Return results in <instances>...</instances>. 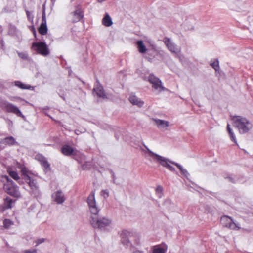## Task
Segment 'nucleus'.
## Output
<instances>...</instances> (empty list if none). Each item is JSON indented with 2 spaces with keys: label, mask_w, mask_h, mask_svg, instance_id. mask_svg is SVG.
I'll use <instances>...</instances> for the list:
<instances>
[{
  "label": "nucleus",
  "mask_w": 253,
  "mask_h": 253,
  "mask_svg": "<svg viewBox=\"0 0 253 253\" xmlns=\"http://www.w3.org/2000/svg\"><path fill=\"white\" fill-rule=\"evenodd\" d=\"M150 155L153 158V159L158 162L160 164L163 166L164 167H166L169 170L174 171L175 170V169L171 166L170 164H172L175 166H176L178 169L180 170L181 172L183 174H186L187 173L186 170L183 169V168L178 163L170 161V160L165 158V157H162L156 154H154L153 152L150 153Z\"/></svg>",
  "instance_id": "nucleus-1"
},
{
  "label": "nucleus",
  "mask_w": 253,
  "mask_h": 253,
  "mask_svg": "<svg viewBox=\"0 0 253 253\" xmlns=\"http://www.w3.org/2000/svg\"><path fill=\"white\" fill-rule=\"evenodd\" d=\"M235 126L238 129L240 133L248 132L252 127V124L246 118L241 116H234L232 118Z\"/></svg>",
  "instance_id": "nucleus-2"
},
{
  "label": "nucleus",
  "mask_w": 253,
  "mask_h": 253,
  "mask_svg": "<svg viewBox=\"0 0 253 253\" xmlns=\"http://www.w3.org/2000/svg\"><path fill=\"white\" fill-rule=\"evenodd\" d=\"M2 178L6 180V183L3 185V188L6 192L13 197H20V193L17 185L7 176H4Z\"/></svg>",
  "instance_id": "nucleus-3"
},
{
  "label": "nucleus",
  "mask_w": 253,
  "mask_h": 253,
  "mask_svg": "<svg viewBox=\"0 0 253 253\" xmlns=\"http://www.w3.org/2000/svg\"><path fill=\"white\" fill-rule=\"evenodd\" d=\"M31 49L37 54L43 56H47L50 53L48 45L43 42H33L31 45Z\"/></svg>",
  "instance_id": "nucleus-4"
},
{
  "label": "nucleus",
  "mask_w": 253,
  "mask_h": 253,
  "mask_svg": "<svg viewBox=\"0 0 253 253\" xmlns=\"http://www.w3.org/2000/svg\"><path fill=\"white\" fill-rule=\"evenodd\" d=\"M121 236L122 243L126 246H128L130 244L129 238H134L135 243L137 245L139 243V238L137 235L127 230H123Z\"/></svg>",
  "instance_id": "nucleus-5"
},
{
  "label": "nucleus",
  "mask_w": 253,
  "mask_h": 253,
  "mask_svg": "<svg viewBox=\"0 0 253 253\" xmlns=\"http://www.w3.org/2000/svg\"><path fill=\"white\" fill-rule=\"evenodd\" d=\"M90 222L92 226L94 228H98L99 229L104 230L106 227L110 225L111 223V221L110 219L105 217L97 219L92 217Z\"/></svg>",
  "instance_id": "nucleus-6"
},
{
  "label": "nucleus",
  "mask_w": 253,
  "mask_h": 253,
  "mask_svg": "<svg viewBox=\"0 0 253 253\" xmlns=\"http://www.w3.org/2000/svg\"><path fill=\"white\" fill-rule=\"evenodd\" d=\"M0 106L3 110L8 113L15 114L18 117H23L19 108L10 103L5 101L1 102L0 104Z\"/></svg>",
  "instance_id": "nucleus-7"
},
{
  "label": "nucleus",
  "mask_w": 253,
  "mask_h": 253,
  "mask_svg": "<svg viewBox=\"0 0 253 253\" xmlns=\"http://www.w3.org/2000/svg\"><path fill=\"white\" fill-rule=\"evenodd\" d=\"M220 222L224 227L231 230H239L241 228L240 227L234 222L232 218L226 215L222 216L221 217Z\"/></svg>",
  "instance_id": "nucleus-8"
},
{
  "label": "nucleus",
  "mask_w": 253,
  "mask_h": 253,
  "mask_svg": "<svg viewBox=\"0 0 253 253\" xmlns=\"http://www.w3.org/2000/svg\"><path fill=\"white\" fill-rule=\"evenodd\" d=\"M87 202L91 213L94 215H97L99 211V210L96 206L94 191H92L90 193V195L88 197Z\"/></svg>",
  "instance_id": "nucleus-9"
},
{
  "label": "nucleus",
  "mask_w": 253,
  "mask_h": 253,
  "mask_svg": "<svg viewBox=\"0 0 253 253\" xmlns=\"http://www.w3.org/2000/svg\"><path fill=\"white\" fill-rule=\"evenodd\" d=\"M149 82L152 84V87L159 92L165 90V88L162 85L161 81L153 74H150L148 77Z\"/></svg>",
  "instance_id": "nucleus-10"
},
{
  "label": "nucleus",
  "mask_w": 253,
  "mask_h": 253,
  "mask_svg": "<svg viewBox=\"0 0 253 253\" xmlns=\"http://www.w3.org/2000/svg\"><path fill=\"white\" fill-rule=\"evenodd\" d=\"M71 21L73 23L78 22L84 18V12L80 6H78L76 9L71 13Z\"/></svg>",
  "instance_id": "nucleus-11"
},
{
  "label": "nucleus",
  "mask_w": 253,
  "mask_h": 253,
  "mask_svg": "<svg viewBox=\"0 0 253 253\" xmlns=\"http://www.w3.org/2000/svg\"><path fill=\"white\" fill-rule=\"evenodd\" d=\"M61 152L65 156H73V158L75 159H76V157L80 153L79 151L69 145H64L61 148Z\"/></svg>",
  "instance_id": "nucleus-12"
},
{
  "label": "nucleus",
  "mask_w": 253,
  "mask_h": 253,
  "mask_svg": "<svg viewBox=\"0 0 253 253\" xmlns=\"http://www.w3.org/2000/svg\"><path fill=\"white\" fill-rule=\"evenodd\" d=\"M164 42L170 51L174 53L178 52V48H177L176 46L171 42L170 39L168 38H165L164 39Z\"/></svg>",
  "instance_id": "nucleus-13"
},
{
  "label": "nucleus",
  "mask_w": 253,
  "mask_h": 253,
  "mask_svg": "<svg viewBox=\"0 0 253 253\" xmlns=\"http://www.w3.org/2000/svg\"><path fill=\"white\" fill-rule=\"evenodd\" d=\"M27 178L25 179V182L28 184L33 192L38 190V186L36 180L31 176H27Z\"/></svg>",
  "instance_id": "nucleus-14"
},
{
  "label": "nucleus",
  "mask_w": 253,
  "mask_h": 253,
  "mask_svg": "<svg viewBox=\"0 0 253 253\" xmlns=\"http://www.w3.org/2000/svg\"><path fill=\"white\" fill-rule=\"evenodd\" d=\"M54 200L58 204H61L65 200L64 195L61 191H57L52 195Z\"/></svg>",
  "instance_id": "nucleus-15"
},
{
  "label": "nucleus",
  "mask_w": 253,
  "mask_h": 253,
  "mask_svg": "<svg viewBox=\"0 0 253 253\" xmlns=\"http://www.w3.org/2000/svg\"><path fill=\"white\" fill-rule=\"evenodd\" d=\"M129 100L132 104L137 105L139 107H142L144 103L143 101L133 94L130 95Z\"/></svg>",
  "instance_id": "nucleus-16"
},
{
  "label": "nucleus",
  "mask_w": 253,
  "mask_h": 253,
  "mask_svg": "<svg viewBox=\"0 0 253 253\" xmlns=\"http://www.w3.org/2000/svg\"><path fill=\"white\" fill-rule=\"evenodd\" d=\"M0 143L5 145L12 146L16 143V142L12 136L6 137L0 141Z\"/></svg>",
  "instance_id": "nucleus-17"
},
{
  "label": "nucleus",
  "mask_w": 253,
  "mask_h": 253,
  "mask_svg": "<svg viewBox=\"0 0 253 253\" xmlns=\"http://www.w3.org/2000/svg\"><path fill=\"white\" fill-rule=\"evenodd\" d=\"M93 91L96 93V94L98 97L102 98H106V95L105 94V92L104 91L102 86L97 84L93 88Z\"/></svg>",
  "instance_id": "nucleus-18"
},
{
  "label": "nucleus",
  "mask_w": 253,
  "mask_h": 253,
  "mask_svg": "<svg viewBox=\"0 0 253 253\" xmlns=\"http://www.w3.org/2000/svg\"><path fill=\"white\" fill-rule=\"evenodd\" d=\"M15 200H13L11 198L7 197L4 199L3 209L4 210L11 209L12 207V204Z\"/></svg>",
  "instance_id": "nucleus-19"
},
{
  "label": "nucleus",
  "mask_w": 253,
  "mask_h": 253,
  "mask_svg": "<svg viewBox=\"0 0 253 253\" xmlns=\"http://www.w3.org/2000/svg\"><path fill=\"white\" fill-rule=\"evenodd\" d=\"M17 167L20 169L21 174L24 180L27 178V176H30L29 175V171L24 165L18 164Z\"/></svg>",
  "instance_id": "nucleus-20"
},
{
  "label": "nucleus",
  "mask_w": 253,
  "mask_h": 253,
  "mask_svg": "<svg viewBox=\"0 0 253 253\" xmlns=\"http://www.w3.org/2000/svg\"><path fill=\"white\" fill-rule=\"evenodd\" d=\"M155 121L159 128H166L169 125V122L160 119H155Z\"/></svg>",
  "instance_id": "nucleus-21"
},
{
  "label": "nucleus",
  "mask_w": 253,
  "mask_h": 253,
  "mask_svg": "<svg viewBox=\"0 0 253 253\" xmlns=\"http://www.w3.org/2000/svg\"><path fill=\"white\" fill-rule=\"evenodd\" d=\"M112 21L111 17L108 14L106 13L104 17L102 19V24L106 27H109L112 25Z\"/></svg>",
  "instance_id": "nucleus-22"
},
{
  "label": "nucleus",
  "mask_w": 253,
  "mask_h": 253,
  "mask_svg": "<svg viewBox=\"0 0 253 253\" xmlns=\"http://www.w3.org/2000/svg\"><path fill=\"white\" fill-rule=\"evenodd\" d=\"M137 48L139 52L141 53H144L147 51L146 46L144 45L142 41H138L137 42Z\"/></svg>",
  "instance_id": "nucleus-23"
},
{
  "label": "nucleus",
  "mask_w": 253,
  "mask_h": 253,
  "mask_svg": "<svg viewBox=\"0 0 253 253\" xmlns=\"http://www.w3.org/2000/svg\"><path fill=\"white\" fill-rule=\"evenodd\" d=\"M48 29L46 24L41 23L38 28L39 33L42 35H45L47 33Z\"/></svg>",
  "instance_id": "nucleus-24"
},
{
  "label": "nucleus",
  "mask_w": 253,
  "mask_h": 253,
  "mask_svg": "<svg viewBox=\"0 0 253 253\" xmlns=\"http://www.w3.org/2000/svg\"><path fill=\"white\" fill-rule=\"evenodd\" d=\"M14 84L21 89H29L30 86L23 84L22 82L17 81L14 82Z\"/></svg>",
  "instance_id": "nucleus-25"
},
{
  "label": "nucleus",
  "mask_w": 253,
  "mask_h": 253,
  "mask_svg": "<svg viewBox=\"0 0 253 253\" xmlns=\"http://www.w3.org/2000/svg\"><path fill=\"white\" fill-rule=\"evenodd\" d=\"M3 227L4 229H8L14 225V222L9 219H4L3 221Z\"/></svg>",
  "instance_id": "nucleus-26"
},
{
  "label": "nucleus",
  "mask_w": 253,
  "mask_h": 253,
  "mask_svg": "<svg viewBox=\"0 0 253 253\" xmlns=\"http://www.w3.org/2000/svg\"><path fill=\"white\" fill-rule=\"evenodd\" d=\"M227 130L229 133V135L230 136V139L235 142L236 143H237L236 142V138H235V136L234 135L233 132V131L232 130V129L230 127V126L229 124H227Z\"/></svg>",
  "instance_id": "nucleus-27"
},
{
  "label": "nucleus",
  "mask_w": 253,
  "mask_h": 253,
  "mask_svg": "<svg viewBox=\"0 0 253 253\" xmlns=\"http://www.w3.org/2000/svg\"><path fill=\"white\" fill-rule=\"evenodd\" d=\"M41 165L45 169H47L50 168V164L48 163L47 160L43 157H42L40 160Z\"/></svg>",
  "instance_id": "nucleus-28"
},
{
  "label": "nucleus",
  "mask_w": 253,
  "mask_h": 253,
  "mask_svg": "<svg viewBox=\"0 0 253 253\" xmlns=\"http://www.w3.org/2000/svg\"><path fill=\"white\" fill-rule=\"evenodd\" d=\"M7 171H8L9 175L13 179H14L15 180H18L19 179L20 177L16 171L10 170L9 169H8L7 170Z\"/></svg>",
  "instance_id": "nucleus-29"
},
{
  "label": "nucleus",
  "mask_w": 253,
  "mask_h": 253,
  "mask_svg": "<svg viewBox=\"0 0 253 253\" xmlns=\"http://www.w3.org/2000/svg\"><path fill=\"white\" fill-rule=\"evenodd\" d=\"M166 249L160 247L159 246H154L153 248V253H165Z\"/></svg>",
  "instance_id": "nucleus-30"
},
{
  "label": "nucleus",
  "mask_w": 253,
  "mask_h": 253,
  "mask_svg": "<svg viewBox=\"0 0 253 253\" xmlns=\"http://www.w3.org/2000/svg\"><path fill=\"white\" fill-rule=\"evenodd\" d=\"M210 65L216 71H217L219 69V61L216 59L212 63H211Z\"/></svg>",
  "instance_id": "nucleus-31"
},
{
  "label": "nucleus",
  "mask_w": 253,
  "mask_h": 253,
  "mask_svg": "<svg viewBox=\"0 0 253 253\" xmlns=\"http://www.w3.org/2000/svg\"><path fill=\"white\" fill-rule=\"evenodd\" d=\"M17 54H18V56L22 59H28L27 54L24 52H17Z\"/></svg>",
  "instance_id": "nucleus-32"
},
{
  "label": "nucleus",
  "mask_w": 253,
  "mask_h": 253,
  "mask_svg": "<svg viewBox=\"0 0 253 253\" xmlns=\"http://www.w3.org/2000/svg\"><path fill=\"white\" fill-rule=\"evenodd\" d=\"M156 192L157 194H159V197H161L162 196V192H163V188L161 186H158L156 189Z\"/></svg>",
  "instance_id": "nucleus-33"
},
{
  "label": "nucleus",
  "mask_w": 253,
  "mask_h": 253,
  "mask_svg": "<svg viewBox=\"0 0 253 253\" xmlns=\"http://www.w3.org/2000/svg\"><path fill=\"white\" fill-rule=\"evenodd\" d=\"M26 15L27 17V18L29 21L33 22L34 17L33 15H31V13L30 11L27 10L26 11Z\"/></svg>",
  "instance_id": "nucleus-34"
},
{
  "label": "nucleus",
  "mask_w": 253,
  "mask_h": 253,
  "mask_svg": "<svg viewBox=\"0 0 253 253\" xmlns=\"http://www.w3.org/2000/svg\"><path fill=\"white\" fill-rule=\"evenodd\" d=\"M101 195L105 198L109 197V191L107 190H103L101 192Z\"/></svg>",
  "instance_id": "nucleus-35"
},
{
  "label": "nucleus",
  "mask_w": 253,
  "mask_h": 253,
  "mask_svg": "<svg viewBox=\"0 0 253 253\" xmlns=\"http://www.w3.org/2000/svg\"><path fill=\"white\" fill-rule=\"evenodd\" d=\"M44 241H45V239L44 238H40V239H37L35 242L36 243V246H37L39 244L44 242Z\"/></svg>",
  "instance_id": "nucleus-36"
},
{
  "label": "nucleus",
  "mask_w": 253,
  "mask_h": 253,
  "mask_svg": "<svg viewBox=\"0 0 253 253\" xmlns=\"http://www.w3.org/2000/svg\"><path fill=\"white\" fill-rule=\"evenodd\" d=\"M22 253H37V250H25L22 251Z\"/></svg>",
  "instance_id": "nucleus-37"
},
{
  "label": "nucleus",
  "mask_w": 253,
  "mask_h": 253,
  "mask_svg": "<svg viewBox=\"0 0 253 253\" xmlns=\"http://www.w3.org/2000/svg\"><path fill=\"white\" fill-rule=\"evenodd\" d=\"M42 23L46 24V16H45V12L44 10L43 11V12L42 14Z\"/></svg>",
  "instance_id": "nucleus-38"
},
{
  "label": "nucleus",
  "mask_w": 253,
  "mask_h": 253,
  "mask_svg": "<svg viewBox=\"0 0 253 253\" xmlns=\"http://www.w3.org/2000/svg\"><path fill=\"white\" fill-rule=\"evenodd\" d=\"M82 168L84 169H87L89 168L88 167V164L86 163L85 164H84L82 165Z\"/></svg>",
  "instance_id": "nucleus-39"
},
{
  "label": "nucleus",
  "mask_w": 253,
  "mask_h": 253,
  "mask_svg": "<svg viewBox=\"0 0 253 253\" xmlns=\"http://www.w3.org/2000/svg\"><path fill=\"white\" fill-rule=\"evenodd\" d=\"M105 0H98V1L99 2H102L103 1H105Z\"/></svg>",
  "instance_id": "nucleus-40"
},
{
  "label": "nucleus",
  "mask_w": 253,
  "mask_h": 253,
  "mask_svg": "<svg viewBox=\"0 0 253 253\" xmlns=\"http://www.w3.org/2000/svg\"><path fill=\"white\" fill-rule=\"evenodd\" d=\"M1 32H2L1 27L0 26V34H1Z\"/></svg>",
  "instance_id": "nucleus-41"
},
{
  "label": "nucleus",
  "mask_w": 253,
  "mask_h": 253,
  "mask_svg": "<svg viewBox=\"0 0 253 253\" xmlns=\"http://www.w3.org/2000/svg\"><path fill=\"white\" fill-rule=\"evenodd\" d=\"M82 157H84V158L85 157V156H84V155H82Z\"/></svg>",
  "instance_id": "nucleus-42"
},
{
  "label": "nucleus",
  "mask_w": 253,
  "mask_h": 253,
  "mask_svg": "<svg viewBox=\"0 0 253 253\" xmlns=\"http://www.w3.org/2000/svg\"><path fill=\"white\" fill-rule=\"evenodd\" d=\"M34 34L35 35V34H36V32H35V31H34Z\"/></svg>",
  "instance_id": "nucleus-43"
}]
</instances>
